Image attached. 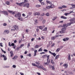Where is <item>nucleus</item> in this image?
Returning <instances> with one entry per match:
<instances>
[{
    "label": "nucleus",
    "instance_id": "f257e3e1",
    "mask_svg": "<svg viewBox=\"0 0 75 75\" xmlns=\"http://www.w3.org/2000/svg\"><path fill=\"white\" fill-rule=\"evenodd\" d=\"M15 16L16 17H21V13L19 12L18 14L15 15Z\"/></svg>",
    "mask_w": 75,
    "mask_h": 75
},
{
    "label": "nucleus",
    "instance_id": "f03ea898",
    "mask_svg": "<svg viewBox=\"0 0 75 75\" xmlns=\"http://www.w3.org/2000/svg\"><path fill=\"white\" fill-rule=\"evenodd\" d=\"M1 13H4V15H8V12L6 11H2L1 12Z\"/></svg>",
    "mask_w": 75,
    "mask_h": 75
},
{
    "label": "nucleus",
    "instance_id": "7ed1b4c3",
    "mask_svg": "<svg viewBox=\"0 0 75 75\" xmlns=\"http://www.w3.org/2000/svg\"><path fill=\"white\" fill-rule=\"evenodd\" d=\"M47 62L48 63H50V59L49 60L48 62V59H49V58H50V55H48L47 56Z\"/></svg>",
    "mask_w": 75,
    "mask_h": 75
},
{
    "label": "nucleus",
    "instance_id": "20e7f679",
    "mask_svg": "<svg viewBox=\"0 0 75 75\" xmlns=\"http://www.w3.org/2000/svg\"><path fill=\"white\" fill-rule=\"evenodd\" d=\"M8 12H9V13H11V14L12 13V14H13V15H14V14H15V12H14L13 11H11L8 10Z\"/></svg>",
    "mask_w": 75,
    "mask_h": 75
},
{
    "label": "nucleus",
    "instance_id": "39448f33",
    "mask_svg": "<svg viewBox=\"0 0 75 75\" xmlns=\"http://www.w3.org/2000/svg\"><path fill=\"white\" fill-rule=\"evenodd\" d=\"M8 12H9V13H11V14L12 13V14H13V15H14V14H15V12H14L13 11H11L8 10Z\"/></svg>",
    "mask_w": 75,
    "mask_h": 75
},
{
    "label": "nucleus",
    "instance_id": "423d86ee",
    "mask_svg": "<svg viewBox=\"0 0 75 75\" xmlns=\"http://www.w3.org/2000/svg\"><path fill=\"white\" fill-rule=\"evenodd\" d=\"M26 7H27L28 8L29 7H30V4H29V3H26Z\"/></svg>",
    "mask_w": 75,
    "mask_h": 75
},
{
    "label": "nucleus",
    "instance_id": "0eeeda50",
    "mask_svg": "<svg viewBox=\"0 0 75 75\" xmlns=\"http://www.w3.org/2000/svg\"><path fill=\"white\" fill-rule=\"evenodd\" d=\"M68 59L69 61L71 60V55L70 54H69L68 55Z\"/></svg>",
    "mask_w": 75,
    "mask_h": 75
},
{
    "label": "nucleus",
    "instance_id": "6e6552de",
    "mask_svg": "<svg viewBox=\"0 0 75 75\" xmlns=\"http://www.w3.org/2000/svg\"><path fill=\"white\" fill-rule=\"evenodd\" d=\"M23 4V2L19 3V6H20V7H21Z\"/></svg>",
    "mask_w": 75,
    "mask_h": 75
},
{
    "label": "nucleus",
    "instance_id": "1a4fd4ad",
    "mask_svg": "<svg viewBox=\"0 0 75 75\" xmlns=\"http://www.w3.org/2000/svg\"><path fill=\"white\" fill-rule=\"evenodd\" d=\"M40 13L39 12H36L35 14V16L37 15V16H40Z\"/></svg>",
    "mask_w": 75,
    "mask_h": 75
},
{
    "label": "nucleus",
    "instance_id": "9d476101",
    "mask_svg": "<svg viewBox=\"0 0 75 75\" xmlns=\"http://www.w3.org/2000/svg\"><path fill=\"white\" fill-rule=\"evenodd\" d=\"M61 18H63V19H67V18L66 17H65L64 16H62L61 17Z\"/></svg>",
    "mask_w": 75,
    "mask_h": 75
},
{
    "label": "nucleus",
    "instance_id": "9b49d317",
    "mask_svg": "<svg viewBox=\"0 0 75 75\" xmlns=\"http://www.w3.org/2000/svg\"><path fill=\"white\" fill-rule=\"evenodd\" d=\"M51 7V8H54V7H55V6H54V4H52L50 6Z\"/></svg>",
    "mask_w": 75,
    "mask_h": 75
},
{
    "label": "nucleus",
    "instance_id": "f8f14e48",
    "mask_svg": "<svg viewBox=\"0 0 75 75\" xmlns=\"http://www.w3.org/2000/svg\"><path fill=\"white\" fill-rule=\"evenodd\" d=\"M66 30V28H62V31H63L64 32V33L65 32Z\"/></svg>",
    "mask_w": 75,
    "mask_h": 75
},
{
    "label": "nucleus",
    "instance_id": "ddd939ff",
    "mask_svg": "<svg viewBox=\"0 0 75 75\" xmlns=\"http://www.w3.org/2000/svg\"><path fill=\"white\" fill-rule=\"evenodd\" d=\"M18 57L17 56H15L14 57L12 58L13 59H17L18 58Z\"/></svg>",
    "mask_w": 75,
    "mask_h": 75
},
{
    "label": "nucleus",
    "instance_id": "4468645a",
    "mask_svg": "<svg viewBox=\"0 0 75 75\" xmlns=\"http://www.w3.org/2000/svg\"><path fill=\"white\" fill-rule=\"evenodd\" d=\"M59 55L58 54L57 55H56V56L55 57V59H58V58H59Z\"/></svg>",
    "mask_w": 75,
    "mask_h": 75
},
{
    "label": "nucleus",
    "instance_id": "2eb2a0df",
    "mask_svg": "<svg viewBox=\"0 0 75 75\" xmlns=\"http://www.w3.org/2000/svg\"><path fill=\"white\" fill-rule=\"evenodd\" d=\"M50 8H51V6H47L46 7V9H50Z\"/></svg>",
    "mask_w": 75,
    "mask_h": 75
},
{
    "label": "nucleus",
    "instance_id": "dca6fc26",
    "mask_svg": "<svg viewBox=\"0 0 75 75\" xmlns=\"http://www.w3.org/2000/svg\"><path fill=\"white\" fill-rule=\"evenodd\" d=\"M41 69H42L44 70V71H46L47 70V69L45 68H44V67H43V66L41 67Z\"/></svg>",
    "mask_w": 75,
    "mask_h": 75
},
{
    "label": "nucleus",
    "instance_id": "f3484780",
    "mask_svg": "<svg viewBox=\"0 0 75 75\" xmlns=\"http://www.w3.org/2000/svg\"><path fill=\"white\" fill-rule=\"evenodd\" d=\"M18 19L19 20H20V21H22V17L21 16L20 17H19L18 18Z\"/></svg>",
    "mask_w": 75,
    "mask_h": 75
},
{
    "label": "nucleus",
    "instance_id": "a211bd4d",
    "mask_svg": "<svg viewBox=\"0 0 75 75\" xmlns=\"http://www.w3.org/2000/svg\"><path fill=\"white\" fill-rule=\"evenodd\" d=\"M39 47V45H37L35 46V48H38Z\"/></svg>",
    "mask_w": 75,
    "mask_h": 75
},
{
    "label": "nucleus",
    "instance_id": "6ab92c4d",
    "mask_svg": "<svg viewBox=\"0 0 75 75\" xmlns=\"http://www.w3.org/2000/svg\"><path fill=\"white\" fill-rule=\"evenodd\" d=\"M36 67H38V68H40V69H41V66L39 65H37Z\"/></svg>",
    "mask_w": 75,
    "mask_h": 75
},
{
    "label": "nucleus",
    "instance_id": "aec40b11",
    "mask_svg": "<svg viewBox=\"0 0 75 75\" xmlns=\"http://www.w3.org/2000/svg\"><path fill=\"white\" fill-rule=\"evenodd\" d=\"M40 3H41L42 5L43 6H45V4L44 2H40Z\"/></svg>",
    "mask_w": 75,
    "mask_h": 75
},
{
    "label": "nucleus",
    "instance_id": "412c9836",
    "mask_svg": "<svg viewBox=\"0 0 75 75\" xmlns=\"http://www.w3.org/2000/svg\"><path fill=\"white\" fill-rule=\"evenodd\" d=\"M52 55H53L54 57H55V56H56L57 54L55 53H53Z\"/></svg>",
    "mask_w": 75,
    "mask_h": 75
},
{
    "label": "nucleus",
    "instance_id": "4be33fe9",
    "mask_svg": "<svg viewBox=\"0 0 75 75\" xmlns=\"http://www.w3.org/2000/svg\"><path fill=\"white\" fill-rule=\"evenodd\" d=\"M5 33H6L7 34H8V33H9V30H5L4 31Z\"/></svg>",
    "mask_w": 75,
    "mask_h": 75
},
{
    "label": "nucleus",
    "instance_id": "5701e85b",
    "mask_svg": "<svg viewBox=\"0 0 75 75\" xmlns=\"http://www.w3.org/2000/svg\"><path fill=\"white\" fill-rule=\"evenodd\" d=\"M39 29H40V30H42V29H43V27L41 26H39Z\"/></svg>",
    "mask_w": 75,
    "mask_h": 75
},
{
    "label": "nucleus",
    "instance_id": "b1692460",
    "mask_svg": "<svg viewBox=\"0 0 75 75\" xmlns=\"http://www.w3.org/2000/svg\"><path fill=\"white\" fill-rule=\"evenodd\" d=\"M65 33V32L63 30H61L60 31V33L61 34H62V33Z\"/></svg>",
    "mask_w": 75,
    "mask_h": 75
},
{
    "label": "nucleus",
    "instance_id": "393cba45",
    "mask_svg": "<svg viewBox=\"0 0 75 75\" xmlns=\"http://www.w3.org/2000/svg\"><path fill=\"white\" fill-rule=\"evenodd\" d=\"M27 0H24V2H23V4H24L25 3H27Z\"/></svg>",
    "mask_w": 75,
    "mask_h": 75
},
{
    "label": "nucleus",
    "instance_id": "a878e982",
    "mask_svg": "<svg viewBox=\"0 0 75 75\" xmlns=\"http://www.w3.org/2000/svg\"><path fill=\"white\" fill-rule=\"evenodd\" d=\"M47 30V28L45 27L44 29H43V31H46Z\"/></svg>",
    "mask_w": 75,
    "mask_h": 75
},
{
    "label": "nucleus",
    "instance_id": "bb28decb",
    "mask_svg": "<svg viewBox=\"0 0 75 75\" xmlns=\"http://www.w3.org/2000/svg\"><path fill=\"white\" fill-rule=\"evenodd\" d=\"M39 18L40 20H41V21H42V20H43V17H40Z\"/></svg>",
    "mask_w": 75,
    "mask_h": 75
},
{
    "label": "nucleus",
    "instance_id": "cd10ccee",
    "mask_svg": "<svg viewBox=\"0 0 75 75\" xmlns=\"http://www.w3.org/2000/svg\"><path fill=\"white\" fill-rule=\"evenodd\" d=\"M55 37H52L51 38V40H54L55 39Z\"/></svg>",
    "mask_w": 75,
    "mask_h": 75
},
{
    "label": "nucleus",
    "instance_id": "c85d7f7f",
    "mask_svg": "<svg viewBox=\"0 0 75 75\" xmlns=\"http://www.w3.org/2000/svg\"><path fill=\"white\" fill-rule=\"evenodd\" d=\"M36 7H41V5H36Z\"/></svg>",
    "mask_w": 75,
    "mask_h": 75
},
{
    "label": "nucleus",
    "instance_id": "c756f323",
    "mask_svg": "<svg viewBox=\"0 0 75 75\" xmlns=\"http://www.w3.org/2000/svg\"><path fill=\"white\" fill-rule=\"evenodd\" d=\"M63 66L64 67H67V68H68V64H64L63 65Z\"/></svg>",
    "mask_w": 75,
    "mask_h": 75
},
{
    "label": "nucleus",
    "instance_id": "7c9ffc66",
    "mask_svg": "<svg viewBox=\"0 0 75 75\" xmlns=\"http://www.w3.org/2000/svg\"><path fill=\"white\" fill-rule=\"evenodd\" d=\"M46 16H50V14H49V13H47L45 14Z\"/></svg>",
    "mask_w": 75,
    "mask_h": 75
},
{
    "label": "nucleus",
    "instance_id": "2f4dec72",
    "mask_svg": "<svg viewBox=\"0 0 75 75\" xmlns=\"http://www.w3.org/2000/svg\"><path fill=\"white\" fill-rule=\"evenodd\" d=\"M51 63L52 64H54V61L52 60V59H51Z\"/></svg>",
    "mask_w": 75,
    "mask_h": 75
},
{
    "label": "nucleus",
    "instance_id": "473e14b6",
    "mask_svg": "<svg viewBox=\"0 0 75 75\" xmlns=\"http://www.w3.org/2000/svg\"><path fill=\"white\" fill-rule=\"evenodd\" d=\"M71 25V23H69L67 24V26H69V25Z\"/></svg>",
    "mask_w": 75,
    "mask_h": 75
},
{
    "label": "nucleus",
    "instance_id": "72a5a7b5",
    "mask_svg": "<svg viewBox=\"0 0 75 75\" xmlns=\"http://www.w3.org/2000/svg\"><path fill=\"white\" fill-rule=\"evenodd\" d=\"M62 8H67V6H65V5H63V6H62Z\"/></svg>",
    "mask_w": 75,
    "mask_h": 75
},
{
    "label": "nucleus",
    "instance_id": "f704fd0d",
    "mask_svg": "<svg viewBox=\"0 0 75 75\" xmlns=\"http://www.w3.org/2000/svg\"><path fill=\"white\" fill-rule=\"evenodd\" d=\"M69 13H66L64 14V15H65L66 16H68V15H69Z\"/></svg>",
    "mask_w": 75,
    "mask_h": 75
},
{
    "label": "nucleus",
    "instance_id": "c9c22d12",
    "mask_svg": "<svg viewBox=\"0 0 75 75\" xmlns=\"http://www.w3.org/2000/svg\"><path fill=\"white\" fill-rule=\"evenodd\" d=\"M4 60L5 61L7 60V57L6 56H5V57H4Z\"/></svg>",
    "mask_w": 75,
    "mask_h": 75
},
{
    "label": "nucleus",
    "instance_id": "e433bc0d",
    "mask_svg": "<svg viewBox=\"0 0 75 75\" xmlns=\"http://www.w3.org/2000/svg\"><path fill=\"white\" fill-rule=\"evenodd\" d=\"M71 6H72V7H73V8H75V5L73 4H71Z\"/></svg>",
    "mask_w": 75,
    "mask_h": 75
},
{
    "label": "nucleus",
    "instance_id": "4c0bfd02",
    "mask_svg": "<svg viewBox=\"0 0 75 75\" xmlns=\"http://www.w3.org/2000/svg\"><path fill=\"white\" fill-rule=\"evenodd\" d=\"M12 67L14 68H16V66L15 65H13Z\"/></svg>",
    "mask_w": 75,
    "mask_h": 75
},
{
    "label": "nucleus",
    "instance_id": "58836bf2",
    "mask_svg": "<svg viewBox=\"0 0 75 75\" xmlns=\"http://www.w3.org/2000/svg\"><path fill=\"white\" fill-rule=\"evenodd\" d=\"M42 51V48H40L39 50H38V51L39 52L40 51Z\"/></svg>",
    "mask_w": 75,
    "mask_h": 75
},
{
    "label": "nucleus",
    "instance_id": "ea45409f",
    "mask_svg": "<svg viewBox=\"0 0 75 75\" xmlns=\"http://www.w3.org/2000/svg\"><path fill=\"white\" fill-rule=\"evenodd\" d=\"M13 55H14V54H13V52H12V54H11V57H13Z\"/></svg>",
    "mask_w": 75,
    "mask_h": 75
},
{
    "label": "nucleus",
    "instance_id": "a19ab883",
    "mask_svg": "<svg viewBox=\"0 0 75 75\" xmlns=\"http://www.w3.org/2000/svg\"><path fill=\"white\" fill-rule=\"evenodd\" d=\"M59 50H60V49H59V48H57L56 50L57 52H59Z\"/></svg>",
    "mask_w": 75,
    "mask_h": 75
},
{
    "label": "nucleus",
    "instance_id": "79ce46f5",
    "mask_svg": "<svg viewBox=\"0 0 75 75\" xmlns=\"http://www.w3.org/2000/svg\"><path fill=\"white\" fill-rule=\"evenodd\" d=\"M24 46V44H22L21 45L20 47V48H22L23 46Z\"/></svg>",
    "mask_w": 75,
    "mask_h": 75
},
{
    "label": "nucleus",
    "instance_id": "37998d69",
    "mask_svg": "<svg viewBox=\"0 0 75 75\" xmlns=\"http://www.w3.org/2000/svg\"><path fill=\"white\" fill-rule=\"evenodd\" d=\"M52 69L53 70H55V68H54V66H53L52 67Z\"/></svg>",
    "mask_w": 75,
    "mask_h": 75
},
{
    "label": "nucleus",
    "instance_id": "c03bdc74",
    "mask_svg": "<svg viewBox=\"0 0 75 75\" xmlns=\"http://www.w3.org/2000/svg\"><path fill=\"white\" fill-rule=\"evenodd\" d=\"M45 13H43L42 14V16H45Z\"/></svg>",
    "mask_w": 75,
    "mask_h": 75
},
{
    "label": "nucleus",
    "instance_id": "a18cd8bd",
    "mask_svg": "<svg viewBox=\"0 0 75 75\" xmlns=\"http://www.w3.org/2000/svg\"><path fill=\"white\" fill-rule=\"evenodd\" d=\"M14 45H15V44L14 43H12L11 44V46H14Z\"/></svg>",
    "mask_w": 75,
    "mask_h": 75
},
{
    "label": "nucleus",
    "instance_id": "49530a36",
    "mask_svg": "<svg viewBox=\"0 0 75 75\" xmlns=\"http://www.w3.org/2000/svg\"><path fill=\"white\" fill-rule=\"evenodd\" d=\"M20 48H21V47H17V48L16 49V50H17V51H18V50H19V49H20Z\"/></svg>",
    "mask_w": 75,
    "mask_h": 75
},
{
    "label": "nucleus",
    "instance_id": "de8ad7c7",
    "mask_svg": "<svg viewBox=\"0 0 75 75\" xmlns=\"http://www.w3.org/2000/svg\"><path fill=\"white\" fill-rule=\"evenodd\" d=\"M3 25L4 26H6L7 25V23H5L3 24Z\"/></svg>",
    "mask_w": 75,
    "mask_h": 75
},
{
    "label": "nucleus",
    "instance_id": "09e8293b",
    "mask_svg": "<svg viewBox=\"0 0 75 75\" xmlns=\"http://www.w3.org/2000/svg\"><path fill=\"white\" fill-rule=\"evenodd\" d=\"M32 65H33V66H34V67L37 66V65H36L34 63H33Z\"/></svg>",
    "mask_w": 75,
    "mask_h": 75
},
{
    "label": "nucleus",
    "instance_id": "8fccbe9b",
    "mask_svg": "<svg viewBox=\"0 0 75 75\" xmlns=\"http://www.w3.org/2000/svg\"><path fill=\"white\" fill-rule=\"evenodd\" d=\"M6 4H7V5H9V2H8V1H6Z\"/></svg>",
    "mask_w": 75,
    "mask_h": 75
},
{
    "label": "nucleus",
    "instance_id": "3c124183",
    "mask_svg": "<svg viewBox=\"0 0 75 75\" xmlns=\"http://www.w3.org/2000/svg\"><path fill=\"white\" fill-rule=\"evenodd\" d=\"M37 50H35L34 51V53L35 54H37Z\"/></svg>",
    "mask_w": 75,
    "mask_h": 75
},
{
    "label": "nucleus",
    "instance_id": "603ef678",
    "mask_svg": "<svg viewBox=\"0 0 75 75\" xmlns=\"http://www.w3.org/2000/svg\"><path fill=\"white\" fill-rule=\"evenodd\" d=\"M45 52H47L48 50H46L45 49H44L43 50Z\"/></svg>",
    "mask_w": 75,
    "mask_h": 75
},
{
    "label": "nucleus",
    "instance_id": "864d4df0",
    "mask_svg": "<svg viewBox=\"0 0 75 75\" xmlns=\"http://www.w3.org/2000/svg\"><path fill=\"white\" fill-rule=\"evenodd\" d=\"M52 41H50L49 42V44L50 45V44H52Z\"/></svg>",
    "mask_w": 75,
    "mask_h": 75
},
{
    "label": "nucleus",
    "instance_id": "5fc2aeb1",
    "mask_svg": "<svg viewBox=\"0 0 75 75\" xmlns=\"http://www.w3.org/2000/svg\"><path fill=\"white\" fill-rule=\"evenodd\" d=\"M45 23V20H44L42 21V23L43 24H44Z\"/></svg>",
    "mask_w": 75,
    "mask_h": 75
},
{
    "label": "nucleus",
    "instance_id": "6e6d98bb",
    "mask_svg": "<svg viewBox=\"0 0 75 75\" xmlns=\"http://www.w3.org/2000/svg\"><path fill=\"white\" fill-rule=\"evenodd\" d=\"M42 58H45V55H43L42 57Z\"/></svg>",
    "mask_w": 75,
    "mask_h": 75
},
{
    "label": "nucleus",
    "instance_id": "4d7b16f0",
    "mask_svg": "<svg viewBox=\"0 0 75 75\" xmlns=\"http://www.w3.org/2000/svg\"><path fill=\"white\" fill-rule=\"evenodd\" d=\"M57 17H55L54 18V19H52L53 21H55V19H56V18H57Z\"/></svg>",
    "mask_w": 75,
    "mask_h": 75
},
{
    "label": "nucleus",
    "instance_id": "13d9d810",
    "mask_svg": "<svg viewBox=\"0 0 75 75\" xmlns=\"http://www.w3.org/2000/svg\"><path fill=\"white\" fill-rule=\"evenodd\" d=\"M69 38H66V41H68V40H69Z\"/></svg>",
    "mask_w": 75,
    "mask_h": 75
},
{
    "label": "nucleus",
    "instance_id": "bf43d9fd",
    "mask_svg": "<svg viewBox=\"0 0 75 75\" xmlns=\"http://www.w3.org/2000/svg\"><path fill=\"white\" fill-rule=\"evenodd\" d=\"M2 44H3V43H0V46H1V47H3V45H2Z\"/></svg>",
    "mask_w": 75,
    "mask_h": 75
},
{
    "label": "nucleus",
    "instance_id": "052dcab7",
    "mask_svg": "<svg viewBox=\"0 0 75 75\" xmlns=\"http://www.w3.org/2000/svg\"><path fill=\"white\" fill-rule=\"evenodd\" d=\"M54 45H55V43H53V44H52V45L51 46V47H52L54 46Z\"/></svg>",
    "mask_w": 75,
    "mask_h": 75
},
{
    "label": "nucleus",
    "instance_id": "680f3d73",
    "mask_svg": "<svg viewBox=\"0 0 75 75\" xmlns=\"http://www.w3.org/2000/svg\"><path fill=\"white\" fill-rule=\"evenodd\" d=\"M69 73L70 74H73V72H72V71H71L70 72H69Z\"/></svg>",
    "mask_w": 75,
    "mask_h": 75
},
{
    "label": "nucleus",
    "instance_id": "e2e57ef3",
    "mask_svg": "<svg viewBox=\"0 0 75 75\" xmlns=\"http://www.w3.org/2000/svg\"><path fill=\"white\" fill-rule=\"evenodd\" d=\"M35 39L34 38H32V39H31V41H33Z\"/></svg>",
    "mask_w": 75,
    "mask_h": 75
},
{
    "label": "nucleus",
    "instance_id": "0e129e2a",
    "mask_svg": "<svg viewBox=\"0 0 75 75\" xmlns=\"http://www.w3.org/2000/svg\"><path fill=\"white\" fill-rule=\"evenodd\" d=\"M30 43H29L28 44V46H27L28 48V47H30Z\"/></svg>",
    "mask_w": 75,
    "mask_h": 75
},
{
    "label": "nucleus",
    "instance_id": "69168bd1",
    "mask_svg": "<svg viewBox=\"0 0 75 75\" xmlns=\"http://www.w3.org/2000/svg\"><path fill=\"white\" fill-rule=\"evenodd\" d=\"M8 45L10 47H11V45H10V42H9L8 43Z\"/></svg>",
    "mask_w": 75,
    "mask_h": 75
},
{
    "label": "nucleus",
    "instance_id": "338daca9",
    "mask_svg": "<svg viewBox=\"0 0 75 75\" xmlns=\"http://www.w3.org/2000/svg\"><path fill=\"white\" fill-rule=\"evenodd\" d=\"M72 18L73 21H74V20H75V18Z\"/></svg>",
    "mask_w": 75,
    "mask_h": 75
},
{
    "label": "nucleus",
    "instance_id": "774afa93",
    "mask_svg": "<svg viewBox=\"0 0 75 75\" xmlns=\"http://www.w3.org/2000/svg\"><path fill=\"white\" fill-rule=\"evenodd\" d=\"M20 74L21 75H24V73H21V72L20 73Z\"/></svg>",
    "mask_w": 75,
    "mask_h": 75
}]
</instances>
